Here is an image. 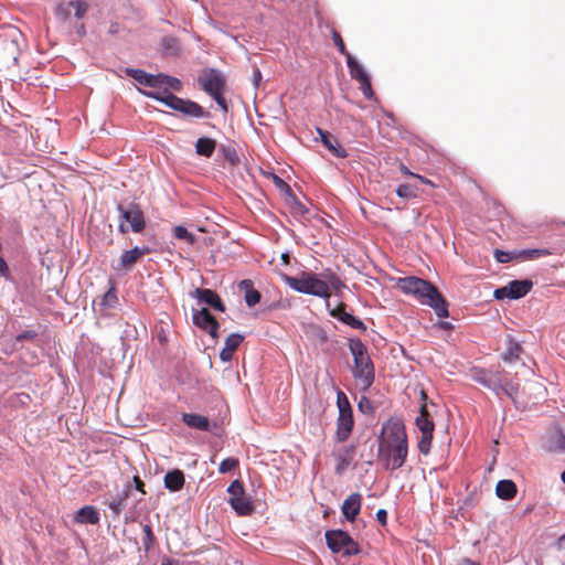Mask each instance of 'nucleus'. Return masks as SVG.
Masks as SVG:
<instances>
[{
	"mask_svg": "<svg viewBox=\"0 0 565 565\" xmlns=\"http://www.w3.org/2000/svg\"><path fill=\"white\" fill-rule=\"evenodd\" d=\"M548 451L552 452H564L565 451V435L562 433H555L551 436L548 446Z\"/></svg>",
	"mask_w": 565,
	"mask_h": 565,
	"instance_id": "7c9ffc66",
	"label": "nucleus"
},
{
	"mask_svg": "<svg viewBox=\"0 0 565 565\" xmlns=\"http://www.w3.org/2000/svg\"><path fill=\"white\" fill-rule=\"evenodd\" d=\"M341 509L348 521H354L361 510V494L355 492L349 495L344 500Z\"/></svg>",
	"mask_w": 565,
	"mask_h": 565,
	"instance_id": "6ab92c4d",
	"label": "nucleus"
},
{
	"mask_svg": "<svg viewBox=\"0 0 565 565\" xmlns=\"http://www.w3.org/2000/svg\"><path fill=\"white\" fill-rule=\"evenodd\" d=\"M227 491L230 492L231 497H241L244 494V487L241 481L235 480L231 483Z\"/></svg>",
	"mask_w": 565,
	"mask_h": 565,
	"instance_id": "49530a36",
	"label": "nucleus"
},
{
	"mask_svg": "<svg viewBox=\"0 0 565 565\" xmlns=\"http://www.w3.org/2000/svg\"><path fill=\"white\" fill-rule=\"evenodd\" d=\"M68 7L75 10V17L82 19L88 11V4L84 0H74L68 2Z\"/></svg>",
	"mask_w": 565,
	"mask_h": 565,
	"instance_id": "4c0bfd02",
	"label": "nucleus"
},
{
	"mask_svg": "<svg viewBox=\"0 0 565 565\" xmlns=\"http://www.w3.org/2000/svg\"><path fill=\"white\" fill-rule=\"evenodd\" d=\"M349 349L353 356L352 374L362 391H367L374 382V365L367 353L366 345L360 339H350Z\"/></svg>",
	"mask_w": 565,
	"mask_h": 565,
	"instance_id": "39448f33",
	"label": "nucleus"
},
{
	"mask_svg": "<svg viewBox=\"0 0 565 565\" xmlns=\"http://www.w3.org/2000/svg\"><path fill=\"white\" fill-rule=\"evenodd\" d=\"M0 274L4 277L9 275V267L4 258L0 255Z\"/></svg>",
	"mask_w": 565,
	"mask_h": 565,
	"instance_id": "6e6d98bb",
	"label": "nucleus"
},
{
	"mask_svg": "<svg viewBox=\"0 0 565 565\" xmlns=\"http://www.w3.org/2000/svg\"><path fill=\"white\" fill-rule=\"evenodd\" d=\"M359 84H360V89H361L363 96L366 99H373L374 98V92H373V88H372V84H371L370 77L364 79V81L359 82Z\"/></svg>",
	"mask_w": 565,
	"mask_h": 565,
	"instance_id": "c03bdc74",
	"label": "nucleus"
},
{
	"mask_svg": "<svg viewBox=\"0 0 565 565\" xmlns=\"http://www.w3.org/2000/svg\"><path fill=\"white\" fill-rule=\"evenodd\" d=\"M379 460L387 471L401 469L408 456V441L403 422L390 418L381 429L379 437Z\"/></svg>",
	"mask_w": 565,
	"mask_h": 565,
	"instance_id": "f257e3e1",
	"label": "nucleus"
},
{
	"mask_svg": "<svg viewBox=\"0 0 565 565\" xmlns=\"http://www.w3.org/2000/svg\"><path fill=\"white\" fill-rule=\"evenodd\" d=\"M117 211L119 213L118 231L121 234H127L129 230L141 233L146 228V217L138 204L130 203L127 207L118 204Z\"/></svg>",
	"mask_w": 565,
	"mask_h": 565,
	"instance_id": "6e6552de",
	"label": "nucleus"
},
{
	"mask_svg": "<svg viewBox=\"0 0 565 565\" xmlns=\"http://www.w3.org/2000/svg\"><path fill=\"white\" fill-rule=\"evenodd\" d=\"M332 40L334 45L338 47L339 52L348 58V54L350 53L347 51L345 44L340 33L337 31H332Z\"/></svg>",
	"mask_w": 565,
	"mask_h": 565,
	"instance_id": "a18cd8bd",
	"label": "nucleus"
},
{
	"mask_svg": "<svg viewBox=\"0 0 565 565\" xmlns=\"http://www.w3.org/2000/svg\"><path fill=\"white\" fill-rule=\"evenodd\" d=\"M174 236L178 238V239H183V241H186L189 244L193 245L195 243V236L190 233L184 226H175L174 230Z\"/></svg>",
	"mask_w": 565,
	"mask_h": 565,
	"instance_id": "c9c22d12",
	"label": "nucleus"
},
{
	"mask_svg": "<svg viewBox=\"0 0 565 565\" xmlns=\"http://www.w3.org/2000/svg\"><path fill=\"white\" fill-rule=\"evenodd\" d=\"M182 420L190 428H194L201 431L211 430L210 420L206 416L192 413H183Z\"/></svg>",
	"mask_w": 565,
	"mask_h": 565,
	"instance_id": "4be33fe9",
	"label": "nucleus"
},
{
	"mask_svg": "<svg viewBox=\"0 0 565 565\" xmlns=\"http://www.w3.org/2000/svg\"><path fill=\"white\" fill-rule=\"evenodd\" d=\"M126 73L128 76L132 77L136 82L143 86H148L151 83L150 75L146 73L143 70L139 68H127Z\"/></svg>",
	"mask_w": 565,
	"mask_h": 565,
	"instance_id": "473e14b6",
	"label": "nucleus"
},
{
	"mask_svg": "<svg viewBox=\"0 0 565 565\" xmlns=\"http://www.w3.org/2000/svg\"><path fill=\"white\" fill-rule=\"evenodd\" d=\"M243 340H244V337L242 334L232 333L225 339L224 348L235 352L237 350V348L241 345V343L243 342Z\"/></svg>",
	"mask_w": 565,
	"mask_h": 565,
	"instance_id": "58836bf2",
	"label": "nucleus"
},
{
	"mask_svg": "<svg viewBox=\"0 0 565 565\" xmlns=\"http://www.w3.org/2000/svg\"><path fill=\"white\" fill-rule=\"evenodd\" d=\"M195 297L211 306L213 309L224 312L225 311V305L220 298V296L212 289H196L195 290Z\"/></svg>",
	"mask_w": 565,
	"mask_h": 565,
	"instance_id": "aec40b11",
	"label": "nucleus"
},
{
	"mask_svg": "<svg viewBox=\"0 0 565 565\" xmlns=\"http://www.w3.org/2000/svg\"><path fill=\"white\" fill-rule=\"evenodd\" d=\"M399 170H401L404 174H406V175L415 177V173L411 172V171L408 170V168H407L405 164H403V163H401V166H399Z\"/></svg>",
	"mask_w": 565,
	"mask_h": 565,
	"instance_id": "0e129e2a",
	"label": "nucleus"
},
{
	"mask_svg": "<svg viewBox=\"0 0 565 565\" xmlns=\"http://www.w3.org/2000/svg\"><path fill=\"white\" fill-rule=\"evenodd\" d=\"M36 337V332L32 330L24 331L17 335L15 342H22L24 340H33Z\"/></svg>",
	"mask_w": 565,
	"mask_h": 565,
	"instance_id": "3c124183",
	"label": "nucleus"
},
{
	"mask_svg": "<svg viewBox=\"0 0 565 565\" xmlns=\"http://www.w3.org/2000/svg\"><path fill=\"white\" fill-rule=\"evenodd\" d=\"M260 79H262V74H260L259 70H255L254 74H253V81H254L255 87L258 86Z\"/></svg>",
	"mask_w": 565,
	"mask_h": 565,
	"instance_id": "052dcab7",
	"label": "nucleus"
},
{
	"mask_svg": "<svg viewBox=\"0 0 565 565\" xmlns=\"http://www.w3.org/2000/svg\"><path fill=\"white\" fill-rule=\"evenodd\" d=\"M228 502L238 515H249L254 511L252 502L244 494L241 497H230Z\"/></svg>",
	"mask_w": 565,
	"mask_h": 565,
	"instance_id": "a878e982",
	"label": "nucleus"
},
{
	"mask_svg": "<svg viewBox=\"0 0 565 565\" xmlns=\"http://www.w3.org/2000/svg\"><path fill=\"white\" fill-rule=\"evenodd\" d=\"M141 93L149 98L156 99L164 104L173 110L182 113L184 116L202 118L210 115L198 103L192 102L190 99L180 98L171 92H169L167 88H164L163 90H142Z\"/></svg>",
	"mask_w": 565,
	"mask_h": 565,
	"instance_id": "423d86ee",
	"label": "nucleus"
},
{
	"mask_svg": "<svg viewBox=\"0 0 565 565\" xmlns=\"http://www.w3.org/2000/svg\"><path fill=\"white\" fill-rule=\"evenodd\" d=\"M149 248L143 246H135L129 250H125L119 258V268L129 270L131 269L139 259L149 253Z\"/></svg>",
	"mask_w": 565,
	"mask_h": 565,
	"instance_id": "2eb2a0df",
	"label": "nucleus"
},
{
	"mask_svg": "<svg viewBox=\"0 0 565 565\" xmlns=\"http://www.w3.org/2000/svg\"><path fill=\"white\" fill-rule=\"evenodd\" d=\"M333 458L335 459L334 471L337 475H343L355 457V446H342L333 450Z\"/></svg>",
	"mask_w": 565,
	"mask_h": 565,
	"instance_id": "f8f14e48",
	"label": "nucleus"
},
{
	"mask_svg": "<svg viewBox=\"0 0 565 565\" xmlns=\"http://www.w3.org/2000/svg\"><path fill=\"white\" fill-rule=\"evenodd\" d=\"M134 483H135V488L140 491L142 494H146V490H145V483L143 481L140 479L139 476H135L134 477Z\"/></svg>",
	"mask_w": 565,
	"mask_h": 565,
	"instance_id": "864d4df0",
	"label": "nucleus"
},
{
	"mask_svg": "<svg viewBox=\"0 0 565 565\" xmlns=\"http://www.w3.org/2000/svg\"><path fill=\"white\" fill-rule=\"evenodd\" d=\"M557 547L559 550L565 548V533L557 540Z\"/></svg>",
	"mask_w": 565,
	"mask_h": 565,
	"instance_id": "69168bd1",
	"label": "nucleus"
},
{
	"mask_svg": "<svg viewBox=\"0 0 565 565\" xmlns=\"http://www.w3.org/2000/svg\"><path fill=\"white\" fill-rule=\"evenodd\" d=\"M531 280H512L507 286L494 290L495 299H519L524 297L532 288Z\"/></svg>",
	"mask_w": 565,
	"mask_h": 565,
	"instance_id": "9d476101",
	"label": "nucleus"
},
{
	"mask_svg": "<svg viewBox=\"0 0 565 565\" xmlns=\"http://www.w3.org/2000/svg\"><path fill=\"white\" fill-rule=\"evenodd\" d=\"M234 352L226 348H223L220 352V358L223 362H230L233 359Z\"/></svg>",
	"mask_w": 565,
	"mask_h": 565,
	"instance_id": "603ef678",
	"label": "nucleus"
},
{
	"mask_svg": "<svg viewBox=\"0 0 565 565\" xmlns=\"http://www.w3.org/2000/svg\"><path fill=\"white\" fill-rule=\"evenodd\" d=\"M420 396L424 403L420 406L419 415L416 418V426L418 427L420 433H434L435 424L431 415L427 409V404L425 403L427 398V394L425 393V391L420 392Z\"/></svg>",
	"mask_w": 565,
	"mask_h": 565,
	"instance_id": "dca6fc26",
	"label": "nucleus"
},
{
	"mask_svg": "<svg viewBox=\"0 0 565 565\" xmlns=\"http://www.w3.org/2000/svg\"><path fill=\"white\" fill-rule=\"evenodd\" d=\"M274 182L281 190L289 189L288 184L277 175H274Z\"/></svg>",
	"mask_w": 565,
	"mask_h": 565,
	"instance_id": "13d9d810",
	"label": "nucleus"
},
{
	"mask_svg": "<svg viewBox=\"0 0 565 565\" xmlns=\"http://www.w3.org/2000/svg\"><path fill=\"white\" fill-rule=\"evenodd\" d=\"M519 255L521 260H531L552 255V252L547 248L520 249Z\"/></svg>",
	"mask_w": 565,
	"mask_h": 565,
	"instance_id": "c756f323",
	"label": "nucleus"
},
{
	"mask_svg": "<svg viewBox=\"0 0 565 565\" xmlns=\"http://www.w3.org/2000/svg\"><path fill=\"white\" fill-rule=\"evenodd\" d=\"M330 313L332 317L337 318L341 322H343L354 329H358L361 331L366 330V326L364 324V322L362 320L355 318L353 315L347 312L345 306L343 303H341L339 307L331 310Z\"/></svg>",
	"mask_w": 565,
	"mask_h": 565,
	"instance_id": "f3484780",
	"label": "nucleus"
},
{
	"mask_svg": "<svg viewBox=\"0 0 565 565\" xmlns=\"http://www.w3.org/2000/svg\"><path fill=\"white\" fill-rule=\"evenodd\" d=\"M161 45L167 55H178L181 51L179 41L173 36H164L161 41Z\"/></svg>",
	"mask_w": 565,
	"mask_h": 565,
	"instance_id": "c85d7f7f",
	"label": "nucleus"
},
{
	"mask_svg": "<svg viewBox=\"0 0 565 565\" xmlns=\"http://www.w3.org/2000/svg\"><path fill=\"white\" fill-rule=\"evenodd\" d=\"M71 7H68V2L66 4H60L56 8V15L62 18L63 20H67L71 14Z\"/></svg>",
	"mask_w": 565,
	"mask_h": 565,
	"instance_id": "8fccbe9b",
	"label": "nucleus"
},
{
	"mask_svg": "<svg viewBox=\"0 0 565 565\" xmlns=\"http://www.w3.org/2000/svg\"><path fill=\"white\" fill-rule=\"evenodd\" d=\"M376 516H377V520L380 523L382 524H385L386 523V520H387V512L383 509H380L377 512H376Z\"/></svg>",
	"mask_w": 565,
	"mask_h": 565,
	"instance_id": "4d7b16f0",
	"label": "nucleus"
},
{
	"mask_svg": "<svg viewBox=\"0 0 565 565\" xmlns=\"http://www.w3.org/2000/svg\"><path fill=\"white\" fill-rule=\"evenodd\" d=\"M397 288L404 294L413 295L420 303L431 307L439 318L449 316L446 299L428 280L414 276L399 278Z\"/></svg>",
	"mask_w": 565,
	"mask_h": 565,
	"instance_id": "7ed1b4c3",
	"label": "nucleus"
},
{
	"mask_svg": "<svg viewBox=\"0 0 565 565\" xmlns=\"http://www.w3.org/2000/svg\"><path fill=\"white\" fill-rule=\"evenodd\" d=\"M216 140L210 137H200L195 141V151L199 156L211 158L216 149Z\"/></svg>",
	"mask_w": 565,
	"mask_h": 565,
	"instance_id": "bb28decb",
	"label": "nucleus"
},
{
	"mask_svg": "<svg viewBox=\"0 0 565 565\" xmlns=\"http://www.w3.org/2000/svg\"><path fill=\"white\" fill-rule=\"evenodd\" d=\"M469 376L476 383L493 391L497 395L504 394L515 398L519 394V383L509 380L504 370H492L473 366L469 370Z\"/></svg>",
	"mask_w": 565,
	"mask_h": 565,
	"instance_id": "20e7f679",
	"label": "nucleus"
},
{
	"mask_svg": "<svg viewBox=\"0 0 565 565\" xmlns=\"http://www.w3.org/2000/svg\"><path fill=\"white\" fill-rule=\"evenodd\" d=\"M396 194L403 199H412L417 196L416 189L411 184H401L396 189Z\"/></svg>",
	"mask_w": 565,
	"mask_h": 565,
	"instance_id": "a19ab883",
	"label": "nucleus"
},
{
	"mask_svg": "<svg viewBox=\"0 0 565 565\" xmlns=\"http://www.w3.org/2000/svg\"><path fill=\"white\" fill-rule=\"evenodd\" d=\"M458 565H480V564L472 561L471 558L465 557L459 561Z\"/></svg>",
	"mask_w": 565,
	"mask_h": 565,
	"instance_id": "bf43d9fd",
	"label": "nucleus"
},
{
	"mask_svg": "<svg viewBox=\"0 0 565 565\" xmlns=\"http://www.w3.org/2000/svg\"><path fill=\"white\" fill-rule=\"evenodd\" d=\"M237 466H238V460L233 457H228L221 461V463L218 466V471H220V473H226V472L232 471Z\"/></svg>",
	"mask_w": 565,
	"mask_h": 565,
	"instance_id": "37998d69",
	"label": "nucleus"
},
{
	"mask_svg": "<svg viewBox=\"0 0 565 565\" xmlns=\"http://www.w3.org/2000/svg\"><path fill=\"white\" fill-rule=\"evenodd\" d=\"M184 473L180 469H174L166 473L163 483L164 488L171 492L180 491L184 486Z\"/></svg>",
	"mask_w": 565,
	"mask_h": 565,
	"instance_id": "5701e85b",
	"label": "nucleus"
},
{
	"mask_svg": "<svg viewBox=\"0 0 565 565\" xmlns=\"http://www.w3.org/2000/svg\"><path fill=\"white\" fill-rule=\"evenodd\" d=\"M433 434L434 433H422V436L418 440V450L424 455H427L430 450Z\"/></svg>",
	"mask_w": 565,
	"mask_h": 565,
	"instance_id": "e433bc0d",
	"label": "nucleus"
},
{
	"mask_svg": "<svg viewBox=\"0 0 565 565\" xmlns=\"http://www.w3.org/2000/svg\"><path fill=\"white\" fill-rule=\"evenodd\" d=\"M439 326L445 330H450L452 328L450 322H440Z\"/></svg>",
	"mask_w": 565,
	"mask_h": 565,
	"instance_id": "774afa93",
	"label": "nucleus"
},
{
	"mask_svg": "<svg viewBox=\"0 0 565 565\" xmlns=\"http://www.w3.org/2000/svg\"><path fill=\"white\" fill-rule=\"evenodd\" d=\"M130 493L131 486L126 483L125 487L118 491L116 495H111L106 501V504L110 509L114 518H118L126 510Z\"/></svg>",
	"mask_w": 565,
	"mask_h": 565,
	"instance_id": "ddd939ff",
	"label": "nucleus"
},
{
	"mask_svg": "<svg viewBox=\"0 0 565 565\" xmlns=\"http://www.w3.org/2000/svg\"><path fill=\"white\" fill-rule=\"evenodd\" d=\"M280 258H281V262H282L285 265H289V263H290V256H289V254H288V253H282V254H281V256H280Z\"/></svg>",
	"mask_w": 565,
	"mask_h": 565,
	"instance_id": "338daca9",
	"label": "nucleus"
},
{
	"mask_svg": "<svg viewBox=\"0 0 565 565\" xmlns=\"http://www.w3.org/2000/svg\"><path fill=\"white\" fill-rule=\"evenodd\" d=\"M238 289L244 292V300L248 307H254L260 301V292L254 288L249 279H244L238 284Z\"/></svg>",
	"mask_w": 565,
	"mask_h": 565,
	"instance_id": "412c9836",
	"label": "nucleus"
},
{
	"mask_svg": "<svg viewBox=\"0 0 565 565\" xmlns=\"http://www.w3.org/2000/svg\"><path fill=\"white\" fill-rule=\"evenodd\" d=\"M75 521L79 524L95 525L99 522V513L95 507L85 505L76 512Z\"/></svg>",
	"mask_w": 565,
	"mask_h": 565,
	"instance_id": "b1692460",
	"label": "nucleus"
},
{
	"mask_svg": "<svg viewBox=\"0 0 565 565\" xmlns=\"http://www.w3.org/2000/svg\"><path fill=\"white\" fill-rule=\"evenodd\" d=\"M354 426L353 413L339 414L334 438L338 443H344L352 433Z\"/></svg>",
	"mask_w": 565,
	"mask_h": 565,
	"instance_id": "4468645a",
	"label": "nucleus"
},
{
	"mask_svg": "<svg viewBox=\"0 0 565 565\" xmlns=\"http://www.w3.org/2000/svg\"><path fill=\"white\" fill-rule=\"evenodd\" d=\"M521 351H522V348L518 343H513L508 349V351L502 355V359L505 362H512V361L519 359Z\"/></svg>",
	"mask_w": 565,
	"mask_h": 565,
	"instance_id": "79ce46f5",
	"label": "nucleus"
},
{
	"mask_svg": "<svg viewBox=\"0 0 565 565\" xmlns=\"http://www.w3.org/2000/svg\"><path fill=\"white\" fill-rule=\"evenodd\" d=\"M347 64L351 77L356 82H361L369 78V75L364 67L351 54H348Z\"/></svg>",
	"mask_w": 565,
	"mask_h": 565,
	"instance_id": "cd10ccee",
	"label": "nucleus"
},
{
	"mask_svg": "<svg viewBox=\"0 0 565 565\" xmlns=\"http://www.w3.org/2000/svg\"><path fill=\"white\" fill-rule=\"evenodd\" d=\"M192 320L195 327L207 332L213 339L218 338L220 323L207 308L194 310Z\"/></svg>",
	"mask_w": 565,
	"mask_h": 565,
	"instance_id": "9b49d317",
	"label": "nucleus"
},
{
	"mask_svg": "<svg viewBox=\"0 0 565 565\" xmlns=\"http://www.w3.org/2000/svg\"><path fill=\"white\" fill-rule=\"evenodd\" d=\"M116 299H117V297H116L115 289H110V290H108V291L104 295L103 303H104V305H108L110 300H116Z\"/></svg>",
	"mask_w": 565,
	"mask_h": 565,
	"instance_id": "5fc2aeb1",
	"label": "nucleus"
},
{
	"mask_svg": "<svg viewBox=\"0 0 565 565\" xmlns=\"http://www.w3.org/2000/svg\"><path fill=\"white\" fill-rule=\"evenodd\" d=\"M520 249H514V250H511V252H504V250H501V249H495L494 250V258L498 263H509L513 259H520Z\"/></svg>",
	"mask_w": 565,
	"mask_h": 565,
	"instance_id": "72a5a7b5",
	"label": "nucleus"
},
{
	"mask_svg": "<svg viewBox=\"0 0 565 565\" xmlns=\"http://www.w3.org/2000/svg\"><path fill=\"white\" fill-rule=\"evenodd\" d=\"M322 277L319 278L317 274L306 270L301 271L297 277L286 274L281 275L284 282L295 291L324 299L331 297V290L339 291L344 287L341 279L330 270L323 273Z\"/></svg>",
	"mask_w": 565,
	"mask_h": 565,
	"instance_id": "f03ea898",
	"label": "nucleus"
},
{
	"mask_svg": "<svg viewBox=\"0 0 565 565\" xmlns=\"http://www.w3.org/2000/svg\"><path fill=\"white\" fill-rule=\"evenodd\" d=\"M322 145L338 158H347V150L339 145L338 139L328 131L318 128Z\"/></svg>",
	"mask_w": 565,
	"mask_h": 565,
	"instance_id": "a211bd4d",
	"label": "nucleus"
},
{
	"mask_svg": "<svg viewBox=\"0 0 565 565\" xmlns=\"http://www.w3.org/2000/svg\"><path fill=\"white\" fill-rule=\"evenodd\" d=\"M337 404H338V408H339V414H343L344 412L345 413H353L352 408H351V405L349 403V399H348L347 395L342 391L338 392Z\"/></svg>",
	"mask_w": 565,
	"mask_h": 565,
	"instance_id": "ea45409f",
	"label": "nucleus"
},
{
	"mask_svg": "<svg viewBox=\"0 0 565 565\" xmlns=\"http://www.w3.org/2000/svg\"><path fill=\"white\" fill-rule=\"evenodd\" d=\"M198 82L201 88L206 92L221 107L224 113L228 111L227 102L224 98V89L226 85V81L224 76L214 68L203 71L199 77Z\"/></svg>",
	"mask_w": 565,
	"mask_h": 565,
	"instance_id": "0eeeda50",
	"label": "nucleus"
},
{
	"mask_svg": "<svg viewBox=\"0 0 565 565\" xmlns=\"http://www.w3.org/2000/svg\"><path fill=\"white\" fill-rule=\"evenodd\" d=\"M414 178L418 179V180H419L422 183H424V184H430V185H434V183H433L429 179H427V178H425V177H423V175L415 174V177H414Z\"/></svg>",
	"mask_w": 565,
	"mask_h": 565,
	"instance_id": "680f3d73",
	"label": "nucleus"
},
{
	"mask_svg": "<svg viewBox=\"0 0 565 565\" xmlns=\"http://www.w3.org/2000/svg\"><path fill=\"white\" fill-rule=\"evenodd\" d=\"M516 484L509 479L500 480L495 486V494L502 500H511L516 495Z\"/></svg>",
	"mask_w": 565,
	"mask_h": 565,
	"instance_id": "393cba45",
	"label": "nucleus"
},
{
	"mask_svg": "<svg viewBox=\"0 0 565 565\" xmlns=\"http://www.w3.org/2000/svg\"><path fill=\"white\" fill-rule=\"evenodd\" d=\"M328 547L332 553H342L344 556L350 557L358 555L361 550L348 532L342 530H329L324 534Z\"/></svg>",
	"mask_w": 565,
	"mask_h": 565,
	"instance_id": "1a4fd4ad",
	"label": "nucleus"
},
{
	"mask_svg": "<svg viewBox=\"0 0 565 565\" xmlns=\"http://www.w3.org/2000/svg\"><path fill=\"white\" fill-rule=\"evenodd\" d=\"M163 79H166L164 86L170 87V88H172L173 90H177V92L181 90L182 83L177 77H173V76H170V75H166V77H163Z\"/></svg>",
	"mask_w": 565,
	"mask_h": 565,
	"instance_id": "de8ad7c7",
	"label": "nucleus"
},
{
	"mask_svg": "<svg viewBox=\"0 0 565 565\" xmlns=\"http://www.w3.org/2000/svg\"><path fill=\"white\" fill-rule=\"evenodd\" d=\"M163 77H166V74H157V75H150V79H151V83H149L148 87H151V88H161L162 86H164V82L166 79H163Z\"/></svg>",
	"mask_w": 565,
	"mask_h": 565,
	"instance_id": "09e8293b",
	"label": "nucleus"
},
{
	"mask_svg": "<svg viewBox=\"0 0 565 565\" xmlns=\"http://www.w3.org/2000/svg\"><path fill=\"white\" fill-rule=\"evenodd\" d=\"M142 532H143L142 545L145 547V551H149L156 542V536L152 532L151 525L143 524Z\"/></svg>",
	"mask_w": 565,
	"mask_h": 565,
	"instance_id": "f704fd0d",
	"label": "nucleus"
},
{
	"mask_svg": "<svg viewBox=\"0 0 565 565\" xmlns=\"http://www.w3.org/2000/svg\"><path fill=\"white\" fill-rule=\"evenodd\" d=\"M221 152L226 162H228L232 167H236L239 164L241 159L239 156L233 146H222Z\"/></svg>",
	"mask_w": 565,
	"mask_h": 565,
	"instance_id": "2f4dec72",
	"label": "nucleus"
},
{
	"mask_svg": "<svg viewBox=\"0 0 565 565\" xmlns=\"http://www.w3.org/2000/svg\"><path fill=\"white\" fill-rule=\"evenodd\" d=\"M18 397L20 398L21 403H26L31 401V397L26 393H20L18 394Z\"/></svg>",
	"mask_w": 565,
	"mask_h": 565,
	"instance_id": "e2e57ef3",
	"label": "nucleus"
}]
</instances>
